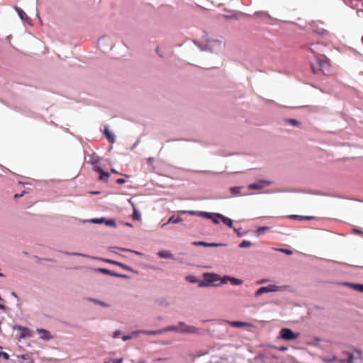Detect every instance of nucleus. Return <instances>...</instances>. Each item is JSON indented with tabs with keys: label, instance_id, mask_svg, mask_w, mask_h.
I'll list each match as a JSON object with an SVG mask.
<instances>
[{
	"label": "nucleus",
	"instance_id": "24",
	"mask_svg": "<svg viewBox=\"0 0 363 363\" xmlns=\"http://www.w3.org/2000/svg\"><path fill=\"white\" fill-rule=\"evenodd\" d=\"M123 361V358H118V359H107L105 363H122Z\"/></svg>",
	"mask_w": 363,
	"mask_h": 363
},
{
	"label": "nucleus",
	"instance_id": "19",
	"mask_svg": "<svg viewBox=\"0 0 363 363\" xmlns=\"http://www.w3.org/2000/svg\"><path fill=\"white\" fill-rule=\"evenodd\" d=\"M262 182H259V183H253V184H250L249 186H248V188L250 189H260L263 187V185L262 184Z\"/></svg>",
	"mask_w": 363,
	"mask_h": 363
},
{
	"label": "nucleus",
	"instance_id": "46",
	"mask_svg": "<svg viewBox=\"0 0 363 363\" xmlns=\"http://www.w3.org/2000/svg\"><path fill=\"white\" fill-rule=\"evenodd\" d=\"M213 43L215 44H217L218 45H219L220 47L222 46V42L220 40H214Z\"/></svg>",
	"mask_w": 363,
	"mask_h": 363
},
{
	"label": "nucleus",
	"instance_id": "55",
	"mask_svg": "<svg viewBox=\"0 0 363 363\" xmlns=\"http://www.w3.org/2000/svg\"><path fill=\"white\" fill-rule=\"evenodd\" d=\"M116 335H118V333H117V332H115L114 337H116Z\"/></svg>",
	"mask_w": 363,
	"mask_h": 363
},
{
	"label": "nucleus",
	"instance_id": "33",
	"mask_svg": "<svg viewBox=\"0 0 363 363\" xmlns=\"http://www.w3.org/2000/svg\"><path fill=\"white\" fill-rule=\"evenodd\" d=\"M279 251L281 252H284L288 255H291L293 254V252L291 250H289V249H284V248H280L278 250Z\"/></svg>",
	"mask_w": 363,
	"mask_h": 363
},
{
	"label": "nucleus",
	"instance_id": "32",
	"mask_svg": "<svg viewBox=\"0 0 363 363\" xmlns=\"http://www.w3.org/2000/svg\"><path fill=\"white\" fill-rule=\"evenodd\" d=\"M287 122L291 125H298L300 124V123L295 119H288Z\"/></svg>",
	"mask_w": 363,
	"mask_h": 363
},
{
	"label": "nucleus",
	"instance_id": "27",
	"mask_svg": "<svg viewBox=\"0 0 363 363\" xmlns=\"http://www.w3.org/2000/svg\"><path fill=\"white\" fill-rule=\"evenodd\" d=\"M181 213H183V214L188 213V214L191 215V216H199V211H181Z\"/></svg>",
	"mask_w": 363,
	"mask_h": 363
},
{
	"label": "nucleus",
	"instance_id": "58",
	"mask_svg": "<svg viewBox=\"0 0 363 363\" xmlns=\"http://www.w3.org/2000/svg\"><path fill=\"white\" fill-rule=\"evenodd\" d=\"M362 43H363V35H362Z\"/></svg>",
	"mask_w": 363,
	"mask_h": 363
},
{
	"label": "nucleus",
	"instance_id": "18",
	"mask_svg": "<svg viewBox=\"0 0 363 363\" xmlns=\"http://www.w3.org/2000/svg\"><path fill=\"white\" fill-rule=\"evenodd\" d=\"M138 333H145V334H147V335H158V334L162 333L163 330H152V331L141 330V331H139Z\"/></svg>",
	"mask_w": 363,
	"mask_h": 363
},
{
	"label": "nucleus",
	"instance_id": "5",
	"mask_svg": "<svg viewBox=\"0 0 363 363\" xmlns=\"http://www.w3.org/2000/svg\"><path fill=\"white\" fill-rule=\"evenodd\" d=\"M92 170L99 173V180L103 182H108L110 174L108 172H104L101 167L98 166H94Z\"/></svg>",
	"mask_w": 363,
	"mask_h": 363
},
{
	"label": "nucleus",
	"instance_id": "15",
	"mask_svg": "<svg viewBox=\"0 0 363 363\" xmlns=\"http://www.w3.org/2000/svg\"><path fill=\"white\" fill-rule=\"evenodd\" d=\"M352 289L363 293V284H347Z\"/></svg>",
	"mask_w": 363,
	"mask_h": 363
},
{
	"label": "nucleus",
	"instance_id": "13",
	"mask_svg": "<svg viewBox=\"0 0 363 363\" xmlns=\"http://www.w3.org/2000/svg\"><path fill=\"white\" fill-rule=\"evenodd\" d=\"M157 255L161 258H168V259L174 258V255L169 251H167V250L160 251L157 253Z\"/></svg>",
	"mask_w": 363,
	"mask_h": 363
},
{
	"label": "nucleus",
	"instance_id": "3",
	"mask_svg": "<svg viewBox=\"0 0 363 363\" xmlns=\"http://www.w3.org/2000/svg\"><path fill=\"white\" fill-rule=\"evenodd\" d=\"M279 337L285 340H293L299 337V333H294L289 328H282L280 330Z\"/></svg>",
	"mask_w": 363,
	"mask_h": 363
},
{
	"label": "nucleus",
	"instance_id": "12",
	"mask_svg": "<svg viewBox=\"0 0 363 363\" xmlns=\"http://www.w3.org/2000/svg\"><path fill=\"white\" fill-rule=\"evenodd\" d=\"M18 328L21 331L20 338H25L26 337L31 336L30 330L28 328L22 326H18Z\"/></svg>",
	"mask_w": 363,
	"mask_h": 363
},
{
	"label": "nucleus",
	"instance_id": "25",
	"mask_svg": "<svg viewBox=\"0 0 363 363\" xmlns=\"http://www.w3.org/2000/svg\"><path fill=\"white\" fill-rule=\"evenodd\" d=\"M345 354L347 355V363H353V360H354V356L352 354L350 353V352H345Z\"/></svg>",
	"mask_w": 363,
	"mask_h": 363
},
{
	"label": "nucleus",
	"instance_id": "2",
	"mask_svg": "<svg viewBox=\"0 0 363 363\" xmlns=\"http://www.w3.org/2000/svg\"><path fill=\"white\" fill-rule=\"evenodd\" d=\"M284 289H285V286H278L273 285V284L269 285L267 286H262L255 292V296H259L264 293L282 291Z\"/></svg>",
	"mask_w": 363,
	"mask_h": 363
},
{
	"label": "nucleus",
	"instance_id": "26",
	"mask_svg": "<svg viewBox=\"0 0 363 363\" xmlns=\"http://www.w3.org/2000/svg\"><path fill=\"white\" fill-rule=\"evenodd\" d=\"M108 262L109 263H112V264H116L118 266H120L121 267L123 268V269H128V267L127 266H125V264H122V263H120V262H116V261H113V260H107Z\"/></svg>",
	"mask_w": 363,
	"mask_h": 363
},
{
	"label": "nucleus",
	"instance_id": "47",
	"mask_svg": "<svg viewBox=\"0 0 363 363\" xmlns=\"http://www.w3.org/2000/svg\"><path fill=\"white\" fill-rule=\"evenodd\" d=\"M23 193H24V192H23V193H22V194H15L14 197H15V198L21 197V196L23 195Z\"/></svg>",
	"mask_w": 363,
	"mask_h": 363
},
{
	"label": "nucleus",
	"instance_id": "7",
	"mask_svg": "<svg viewBox=\"0 0 363 363\" xmlns=\"http://www.w3.org/2000/svg\"><path fill=\"white\" fill-rule=\"evenodd\" d=\"M227 324H228L230 326L233 328H242L245 326H251L252 325L247 322H242V321H226Z\"/></svg>",
	"mask_w": 363,
	"mask_h": 363
},
{
	"label": "nucleus",
	"instance_id": "28",
	"mask_svg": "<svg viewBox=\"0 0 363 363\" xmlns=\"http://www.w3.org/2000/svg\"><path fill=\"white\" fill-rule=\"evenodd\" d=\"M324 362H335L337 360V357L336 356L333 355V357H331L330 358H328V357H323L322 359Z\"/></svg>",
	"mask_w": 363,
	"mask_h": 363
},
{
	"label": "nucleus",
	"instance_id": "49",
	"mask_svg": "<svg viewBox=\"0 0 363 363\" xmlns=\"http://www.w3.org/2000/svg\"><path fill=\"white\" fill-rule=\"evenodd\" d=\"M286 350H287V348L285 347H282L280 348L281 351H286Z\"/></svg>",
	"mask_w": 363,
	"mask_h": 363
},
{
	"label": "nucleus",
	"instance_id": "42",
	"mask_svg": "<svg viewBox=\"0 0 363 363\" xmlns=\"http://www.w3.org/2000/svg\"><path fill=\"white\" fill-rule=\"evenodd\" d=\"M256 15H262L263 16H267V13H265V12H263V11H261V12H257L256 13Z\"/></svg>",
	"mask_w": 363,
	"mask_h": 363
},
{
	"label": "nucleus",
	"instance_id": "10",
	"mask_svg": "<svg viewBox=\"0 0 363 363\" xmlns=\"http://www.w3.org/2000/svg\"><path fill=\"white\" fill-rule=\"evenodd\" d=\"M216 217L219 218L225 225L230 228H233V220L230 218H227L220 213L216 214Z\"/></svg>",
	"mask_w": 363,
	"mask_h": 363
},
{
	"label": "nucleus",
	"instance_id": "1",
	"mask_svg": "<svg viewBox=\"0 0 363 363\" xmlns=\"http://www.w3.org/2000/svg\"><path fill=\"white\" fill-rule=\"evenodd\" d=\"M204 280L201 281L199 284L200 287L208 286H218L222 284L227 283L229 281L233 285H240L242 284L241 279L224 276L222 279L216 274L205 273L203 274Z\"/></svg>",
	"mask_w": 363,
	"mask_h": 363
},
{
	"label": "nucleus",
	"instance_id": "29",
	"mask_svg": "<svg viewBox=\"0 0 363 363\" xmlns=\"http://www.w3.org/2000/svg\"><path fill=\"white\" fill-rule=\"evenodd\" d=\"M193 245L195 246H204L207 247L208 242H202V241H196L193 242Z\"/></svg>",
	"mask_w": 363,
	"mask_h": 363
},
{
	"label": "nucleus",
	"instance_id": "50",
	"mask_svg": "<svg viewBox=\"0 0 363 363\" xmlns=\"http://www.w3.org/2000/svg\"><path fill=\"white\" fill-rule=\"evenodd\" d=\"M311 69H312V71H313V73H316V71H315V69L313 66H311Z\"/></svg>",
	"mask_w": 363,
	"mask_h": 363
},
{
	"label": "nucleus",
	"instance_id": "39",
	"mask_svg": "<svg viewBox=\"0 0 363 363\" xmlns=\"http://www.w3.org/2000/svg\"><path fill=\"white\" fill-rule=\"evenodd\" d=\"M234 231L236 232L238 237H242L243 234L240 231L239 229L233 228Z\"/></svg>",
	"mask_w": 363,
	"mask_h": 363
},
{
	"label": "nucleus",
	"instance_id": "35",
	"mask_svg": "<svg viewBox=\"0 0 363 363\" xmlns=\"http://www.w3.org/2000/svg\"><path fill=\"white\" fill-rule=\"evenodd\" d=\"M0 349H1V347H0ZM0 357L7 360L9 359V355L6 352L0 351Z\"/></svg>",
	"mask_w": 363,
	"mask_h": 363
},
{
	"label": "nucleus",
	"instance_id": "6",
	"mask_svg": "<svg viewBox=\"0 0 363 363\" xmlns=\"http://www.w3.org/2000/svg\"><path fill=\"white\" fill-rule=\"evenodd\" d=\"M92 223L101 224L105 223L106 225L116 227V224L113 219H106L105 218H92Z\"/></svg>",
	"mask_w": 363,
	"mask_h": 363
},
{
	"label": "nucleus",
	"instance_id": "20",
	"mask_svg": "<svg viewBox=\"0 0 363 363\" xmlns=\"http://www.w3.org/2000/svg\"><path fill=\"white\" fill-rule=\"evenodd\" d=\"M240 189H241V187L234 186V187H231L230 189V191L233 195L240 196Z\"/></svg>",
	"mask_w": 363,
	"mask_h": 363
},
{
	"label": "nucleus",
	"instance_id": "37",
	"mask_svg": "<svg viewBox=\"0 0 363 363\" xmlns=\"http://www.w3.org/2000/svg\"><path fill=\"white\" fill-rule=\"evenodd\" d=\"M269 229V227H260L259 228H258L257 233L259 234H261V233H264V231H266V230H267Z\"/></svg>",
	"mask_w": 363,
	"mask_h": 363
},
{
	"label": "nucleus",
	"instance_id": "9",
	"mask_svg": "<svg viewBox=\"0 0 363 363\" xmlns=\"http://www.w3.org/2000/svg\"><path fill=\"white\" fill-rule=\"evenodd\" d=\"M104 133L106 138H107V140L111 143H115V141H116L115 135L108 130V127L106 126L104 128Z\"/></svg>",
	"mask_w": 363,
	"mask_h": 363
},
{
	"label": "nucleus",
	"instance_id": "14",
	"mask_svg": "<svg viewBox=\"0 0 363 363\" xmlns=\"http://www.w3.org/2000/svg\"><path fill=\"white\" fill-rule=\"evenodd\" d=\"M216 214L217 213H214L199 211V216L210 219V218H213V217H216Z\"/></svg>",
	"mask_w": 363,
	"mask_h": 363
},
{
	"label": "nucleus",
	"instance_id": "43",
	"mask_svg": "<svg viewBox=\"0 0 363 363\" xmlns=\"http://www.w3.org/2000/svg\"><path fill=\"white\" fill-rule=\"evenodd\" d=\"M313 45H314L313 44L310 45H309V47H308V49H309L312 52L315 53V50H314V48H313Z\"/></svg>",
	"mask_w": 363,
	"mask_h": 363
},
{
	"label": "nucleus",
	"instance_id": "56",
	"mask_svg": "<svg viewBox=\"0 0 363 363\" xmlns=\"http://www.w3.org/2000/svg\"><path fill=\"white\" fill-rule=\"evenodd\" d=\"M0 277H4V274H1V273H0Z\"/></svg>",
	"mask_w": 363,
	"mask_h": 363
},
{
	"label": "nucleus",
	"instance_id": "34",
	"mask_svg": "<svg viewBox=\"0 0 363 363\" xmlns=\"http://www.w3.org/2000/svg\"><path fill=\"white\" fill-rule=\"evenodd\" d=\"M92 302H93V303H98V304H99V305H101V306H104V307H108V306H109V305H108V303H104V302L99 301H98V300H94V299H92Z\"/></svg>",
	"mask_w": 363,
	"mask_h": 363
},
{
	"label": "nucleus",
	"instance_id": "16",
	"mask_svg": "<svg viewBox=\"0 0 363 363\" xmlns=\"http://www.w3.org/2000/svg\"><path fill=\"white\" fill-rule=\"evenodd\" d=\"M96 270L101 272L104 274H109V275H111V276H113V277H122V275L116 274V273H115L113 272H111V271H110L108 269H97Z\"/></svg>",
	"mask_w": 363,
	"mask_h": 363
},
{
	"label": "nucleus",
	"instance_id": "57",
	"mask_svg": "<svg viewBox=\"0 0 363 363\" xmlns=\"http://www.w3.org/2000/svg\"><path fill=\"white\" fill-rule=\"evenodd\" d=\"M13 296H16L15 293H12Z\"/></svg>",
	"mask_w": 363,
	"mask_h": 363
},
{
	"label": "nucleus",
	"instance_id": "11",
	"mask_svg": "<svg viewBox=\"0 0 363 363\" xmlns=\"http://www.w3.org/2000/svg\"><path fill=\"white\" fill-rule=\"evenodd\" d=\"M37 332L42 339L50 340L52 337L50 333L45 329H38Z\"/></svg>",
	"mask_w": 363,
	"mask_h": 363
},
{
	"label": "nucleus",
	"instance_id": "38",
	"mask_svg": "<svg viewBox=\"0 0 363 363\" xmlns=\"http://www.w3.org/2000/svg\"><path fill=\"white\" fill-rule=\"evenodd\" d=\"M293 218H298L299 219L301 220H303V219H307V220H310L312 218L311 216H292Z\"/></svg>",
	"mask_w": 363,
	"mask_h": 363
},
{
	"label": "nucleus",
	"instance_id": "30",
	"mask_svg": "<svg viewBox=\"0 0 363 363\" xmlns=\"http://www.w3.org/2000/svg\"><path fill=\"white\" fill-rule=\"evenodd\" d=\"M226 244L224 243H215V242H211L207 245V247H220V246H225Z\"/></svg>",
	"mask_w": 363,
	"mask_h": 363
},
{
	"label": "nucleus",
	"instance_id": "53",
	"mask_svg": "<svg viewBox=\"0 0 363 363\" xmlns=\"http://www.w3.org/2000/svg\"><path fill=\"white\" fill-rule=\"evenodd\" d=\"M264 282H265V281H264V280H261V281H259L258 283H259V284H262V283H264Z\"/></svg>",
	"mask_w": 363,
	"mask_h": 363
},
{
	"label": "nucleus",
	"instance_id": "41",
	"mask_svg": "<svg viewBox=\"0 0 363 363\" xmlns=\"http://www.w3.org/2000/svg\"><path fill=\"white\" fill-rule=\"evenodd\" d=\"M125 180L124 179H122V178H120V179H118L116 182L118 184H123L125 183Z\"/></svg>",
	"mask_w": 363,
	"mask_h": 363
},
{
	"label": "nucleus",
	"instance_id": "23",
	"mask_svg": "<svg viewBox=\"0 0 363 363\" xmlns=\"http://www.w3.org/2000/svg\"><path fill=\"white\" fill-rule=\"evenodd\" d=\"M251 245H252V242L250 241L243 240L240 242V244L239 245V247L241 248H245V247H249Z\"/></svg>",
	"mask_w": 363,
	"mask_h": 363
},
{
	"label": "nucleus",
	"instance_id": "54",
	"mask_svg": "<svg viewBox=\"0 0 363 363\" xmlns=\"http://www.w3.org/2000/svg\"><path fill=\"white\" fill-rule=\"evenodd\" d=\"M116 335H118V333H117V332H115L114 337H116Z\"/></svg>",
	"mask_w": 363,
	"mask_h": 363
},
{
	"label": "nucleus",
	"instance_id": "22",
	"mask_svg": "<svg viewBox=\"0 0 363 363\" xmlns=\"http://www.w3.org/2000/svg\"><path fill=\"white\" fill-rule=\"evenodd\" d=\"M133 218L135 220H140L141 219V215L139 211L134 207Z\"/></svg>",
	"mask_w": 363,
	"mask_h": 363
},
{
	"label": "nucleus",
	"instance_id": "31",
	"mask_svg": "<svg viewBox=\"0 0 363 363\" xmlns=\"http://www.w3.org/2000/svg\"><path fill=\"white\" fill-rule=\"evenodd\" d=\"M162 330H163V333L165 331H176V330H179V328L177 326H169Z\"/></svg>",
	"mask_w": 363,
	"mask_h": 363
},
{
	"label": "nucleus",
	"instance_id": "40",
	"mask_svg": "<svg viewBox=\"0 0 363 363\" xmlns=\"http://www.w3.org/2000/svg\"><path fill=\"white\" fill-rule=\"evenodd\" d=\"M211 220H212V221L216 223V224H218L219 223V220L220 219L219 218H217V217H213V218H210Z\"/></svg>",
	"mask_w": 363,
	"mask_h": 363
},
{
	"label": "nucleus",
	"instance_id": "8",
	"mask_svg": "<svg viewBox=\"0 0 363 363\" xmlns=\"http://www.w3.org/2000/svg\"><path fill=\"white\" fill-rule=\"evenodd\" d=\"M318 66H319L320 69H321V71L323 72H325V71H328L329 70L330 63L328 61V60H320V59H318Z\"/></svg>",
	"mask_w": 363,
	"mask_h": 363
},
{
	"label": "nucleus",
	"instance_id": "48",
	"mask_svg": "<svg viewBox=\"0 0 363 363\" xmlns=\"http://www.w3.org/2000/svg\"><path fill=\"white\" fill-rule=\"evenodd\" d=\"M354 231L355 233H359V234L362 233L360 230H357V229H354Z\"/></svg>",
	"mask_w": 363,
	"mask_h": 363
},
{
	"label": "nucleus",
	"instance_id": "4",
	"mask_svg": "<svg viewBox=\"0 0 363 363\" xmlns=\"http://www.w3.org/2000/svg\"><path fill=\"white\" fill-rule=\"evenodd\" d=\"M179 331L184 333H192V334H198L199 333V329L195 326L187 325L184 322H179Z\"/></svg>",
	"mask_w": 363,
	"mask_h": 363
},
{
	"label": "nucleus",
	"instance_id": "51",
	"mask_svg": "<svg viewBox=\"0 0 363 363\" xmlns=\"http://www.w3.org/2000/svg\"><path fill=\"white\" fill-rule=\"evenodd\" d=\"M5 306L2 304H0V309H4Z\"/></svg>",
	"mask_w": 363,
	"mask_h": 363
},
{
	"label": "nucleus",
	"instance_id": "17",
	"mask_svg": "<svg viewBox=\"0 0 363 363\" xmlns=\"http://www.w3.org/2000/svg\"><path fill=\"white\" fill-rule=\"evenodd\" d=\"M15 9H16V11L18 12L19 17L23 21H25L28 18L26 13L21 9H20L17 6H16Z\"/></svg>",
	"mask_w": 363,
	"mask_h": 363
},
{
	"label": "nucleus",
	"instance_id": "45",
	"mask_svg": "<svg viewBox=\"0 0 363 363\" xmlns=\"http://www.w3.org/2000/svg\"><path fill=\"white\" fill-rule=\"evenodd\" d=\"M131 338V336L129 335H125L122 337L123 340L126 341L128 340H130Z\"/></svg>",
	"mask_w": 363,
	"mask_h": 363
},
{
	"label": "nucleus",
	"instance_id": "52",
	"mask_svg": "<svg viewBox=\"0 0 363 363\" xmlns=\"http://www.w3.org/2000/svg\"><path fill=\"white\" fill-rule=\"evenodd\" d=\"M99 194V192H98V191H92V192H91V194H92V195H93V194Z\"/></svg>",
	"mask_w": 363,
	"mask_h": 363
},
{
	"label": "nucleus",
	"instance_id": "36",
	"mask_svg": "<svg viewBox=\"0 0 363 363\" xmlns=\"http://www.w3.org/2000/svg\"><path fill=\"white\" fill-rule=\"evenodd\" d=\"M186 279L189 281V282H191V283H196L198 281V280L196 279V278L194 276H188L186 277Z\"/></svg>",
	"mask_w": 363,
	"mask_h": 363
},
{
	"label": "nucleus",
	"instance_id": "21",
	"mask_svg": "<svg viewBox=\"0 0 363 363\" xmlns=\"http://www.w3.org/2000/svg\"><path fill=\"white\" fill-rule=\"evenodd\" d=\"M182 221V218L178 217V218H174V216H172L169 218L168 221L167 223H164L163 225H165L168 223H178L179 222Z\"/></svg>",
	"mask_w": 363,
	"mask_h": 363
},
{
	"label": "nucleus",
	"instance_id": "44",
	"mask_svg": "<svg viewBox=\"0 0 363 363\" xmlns=\"http://www.w3.org/2000/svg\"><path fill=\"white\" fill-rule=\"evenodd\" d=\"M123 250H125V249H123ZM125 251H126V250H125ZM127 251H129V252H133V253H135V254H136V255H141V253H140V252H138V251L130 250H127Z\"/></svg>",
	"mask_w": 363,
	"mask_h": 363
}]
</instances>
